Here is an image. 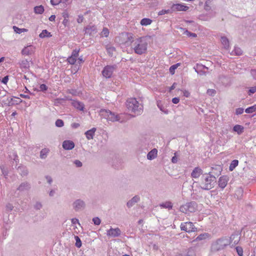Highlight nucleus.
<instances>
[{
	"label": "nucleus",
	"instance_id": "53",
	"mask_svg": "<svg viewBox=\"0 0 256 256\" xmlns=\"http://www.w3.org/2000/svg\"><path fill=\"white\" fill-rule=\"evenodd\" d=\"M42 205L40 202H36L34 205V208L36 210H39L42 208Z\"/></svg>",
	"mask_w": 256,
	"mask_h": 256
},
{
	"label": "nucleus",
	"instance_id": "45",
	"mask_svg": "<svg viewBox=\"0 0 256 256\" xmlns=\"http://www.w3.org/2000/svg\"><path fill=\"white\" fill-rule=\"evenodd\" d=\"M109 30L106 28H104L101 32V36H102L108 37L109 34Z\"/></svg>",
	"mask_w": 256,
	"mask_h": 256
},
{
	"label": "nucleus",
	"instance_id": "18",
	"mask_svg": "<svg viewBox=\"0 0 256 256\" xmlns=\"http://www.w3.org/2000/svg\"><path fill=\"white\" fill-rule=\"evenodd\" d=\"M140 201V197L138 195L134 196L126 203V206L128 208L132 207L135 204Z\"/></svg>",
	"mask_w": 256,
	"mask_h": 256
},
{
	"label": "nucleus",
	"instance_id": "9",
	"mask_svg": "<svg viewBox=\"0 0 256 256\" xmlns=\"http://www.w3.org/2000/svg\"><path fill=\"white\" fill-rule=\"evenodd\" d=\"M72 207L76 212L84 210L86 207L85 202L81 199H77L72 203Z\"/></svg>",
	"mask_w": 256,
	"mask_h": 256
},
{
	"label": "nucleus",
	"instance_id": "3",
	"mask_svg": "<svg viewBox=\"0 0 256 256\" xmlns=\"http://www.w3.org/2000/svg\"><path fill=\"white\" fill-rule=\"evenodd\" d=\"M201 180L200 188L206 190H210L214 188L216 183V178L210 172L203 174Z\"/></svg>",
	"mask_w": 256,
	"mask_h": 256
},
{
	"label": "nucleus",
	"instance_id": "23",
	"mask_svg": "<svg viewBox=\"0 0 256 256\" xmlns=\"http://www.w3.org/2000/svg\"><path fill=\"white\" fill-rule=\"evenodd\" d=\"M50 152V150L48 148H42L40 152V159H46Z\"/></svg>",
	"mask_w": 256,
	"mask_h": 256
},
{
	"label": "nucleus",
	"instance_id": "56",
	"mask_svg": "<svg viewBox=\"0 0 256 256\" xmlns=\"http://www.w3.org/2000/svg\"><path fill=\"white\" fill-rule=\"evenodd\" d=\"M74 164L76 165V166L77 168H80L82 166V162L80 160H74Z\"/></svg>",
	"mask_w": 256,
	"mask_h": 256
},
{
	"label": "nucleus",
	"instance_id": "35",
	"mask_svg": "<svg viewBox=\"0 0 256 256\" xmlns=\"http://www.w3.org/2000/svg\"><path fill=\"white\" fill-rule=\"evenodd\" d=\"M242 54V51L240 48L235 46L234 50L232 52L231 54L240 56Z\"/></svg>",
	"mask_w": 256,
	"mask_h": 256
},
{
	"label": "nucleus",
	"instance_id": "24",
	"mask_svg": "<svg viewBox=\"0 0 256 256\" xmlns=\"http://www.w3.org/2000/svg\"><path fill=\"white\" fill-rule=\"evenodd\" d=\"M158 150L156 148L151 150L147 154V158L149 160H152L157 156Z\"/></svg>",
	"mask_w": 256,
	"mask_h": 256
},
{
	"label": "nucleus",
	"instance_id": "40",
	"mask_svg": "<svg viewBox=\"0 0 256 256\" xmlns=\"http://www.w3.org/2000/svg\"><path fill=\"white\" fill-rule=\"evenodd\" d=\"M172 8H170V9L168 10H162L158 12V16H162L165 14H172Z\"/></svg>",
	"mask_w": 256,
	"mask_h": 256
},
{
	"label": "nucleus",
	"instance_id": "30",
	"mask_svg": "<svg viewBox=\"0 0 256 256\" xmlns=\"http://www.w3.org/2000/svg\"><path fill=\"white\" fill-rule=\"evenodd\" d=\"M210 236V234H208V233H203V234H200L199 236H198L196 238V241H200V240H206V238H208V237Z\"/></svg>",
	"mask_w": 256,
	"mask_h": 256
},
{
	"label": "nucleus",
	"instance_id": "2",
	"mask_svg": "<svg viewBox=\"0 0 256 256\" xmlns=\"http://www.w3.org/2000/svg\"><path fill=\"white\" fill-rule=\"evenodd\" d=\"M126 105L128 110L134 114L135 116H139L143 112V105L136 98H128Z\"/></svg>",
	"mask_w": 256,
	"mask_h": 256
},
{
	"label": "nucleus",
	"instance_id": "48",
	"mask_svg": "<svg viewBox=\"0 0 256 256\" xmlns=\"http://www.w3.org/2000/svg\"><path fill=\"white\" fill-rule=\"evenodd\" d=\"M0 168L1 170L2 174L4 176H7L8 174V170L6 168H5L4 166V165H0Z\"/></svg>",
	"mask_w": 256,
	"mask_h": 256
},
{
	"label": "nucleus",
	"instance_id": "47",
	"mask_svg": "<svg viewBox=\"0 0 256 256\" xmlns=\"http://www.w3.org/2000/svg\"><path fill=\"white\" fill-rule=\"evenodd\" d=\"M55 124H56V126L58 127V128H61L64 126V122L62 120L58 119L56 121Z\"/></svg>",
	"mask_w": 256,
	"mask_h": 256
},
{
	"label": "nucleus",
	"instance_id": "17",
	"mask_svg": "<svg viewBox=\"0 0 256 256\" xmlns=\"http://www.w3.org/2000/svg\"><path fill=\"white\" fill-rule=\"evenodd\" d=\"M34 53V48L32 46H25L21 52V54L23 56H29Z\"/></svg>",
	"mask_w": 256,
	"mask_h": 256
},
{
	"label": "nucleus",
	"instance_id": "54",
	"mask_svg": "<svg viewBox=\"0 0 256 256\" xmlns=\"http://www.w3.org/2000/svg\"><path fill=\"white\" fill-rule=\"evenodd\" d=\"M236 252L239 256H242L243 255V250L241 247L237 246L236 248Z\"/></svg>",
	"mask_w": 256,
	"mask_h": 256
},
{
	"label": "nucleus",
	"instance_id": "5",
	"mask_svg": "<svg viewBox=\"0 0 256 256\" xmlns=\"http://www.w3.org/2000/svg\"><path fill=\"white\" fill-rule=\"evenodd\" d=\"M101 116L107 120L108 121L112 122H118L122 123L124 122V119L122 117V114H116L110 110L102 109L100 111Z\"/></svg>",
	"mask_w": 256,
	"mask_h": 256
},
{
	"label": "nucleus",
	"instance_id": "21",
	"mask_svg": "<svg viewBox=\"0 0 256 256\" xmlns=\"http://www.w3.org/2000/svg\"><path fill=\"white\" fill-rule=\"evenodd\" d=\"M96 130V128H93L86 132L85 135L86 138L88 140L93 139Z\"/></svg>",
	"mask_w": 256,
	"mask_h": 256
},
{
	"label": "nucleus",
	"instance_id": "59",
	"mask_svg": "<svg viewBox=\"0 0 256 256\" xmlns=\"http://www.w3.org/2000/svg\"><path fill=\"white\" fill-rule=\"evenodd\" d=\"M13 208L14 206L12 204L8 203L6 205V210H7L10 212L13 210Z\"/></svg>",
	"mask_w": 256,
	"mask_h": 256
},
{
	"label": "nucleus",
	"instance_id": "26",
	"mask_svg": "<svg viewBox=\"0 0 256 256\" xmlns=\"http://www.w3.org/2000/svg\"><path fill=\"white\" fill-rule=\"evenodd\" d=\"M228 238L229 239H230V244L231 242H233V244H237L238 243L240 240V236L237 234H232Z\"/></svg>",
	"mask_w": 256,
	"mask_h": 256
},
{
	"label": "nucleus",
	"instance_id": "63",
	"mask_svg": "<svg viewBox=\"0 0 256 256\" xmlns=\"http://www.w3.org/2000/svg\"><path fill=\"white\" fill-rule=\"evenodd\" d=\"M84 19V16H82L79 15L78 16V18L77 19V22L78 23H79V24L80 23H82L83 22Z\"/></svg>",
	"mask_w": 256,
	"mask_h": 256
},
{
	"label": "nucleus",
	"instance_id": "10",
	"mask_svg": "<svg viewBox=\"0 0 256 256\" xmlns=\"http://www.w3.org/2000/svg\"><path fill=\"white\" fill-rule=\"evenodd\" d=\"M18 64L20 68L22 70V72L28 70L30 69V60H28V59L24 58L20 60Z\"/></svg>",
	"mask_w": 256,
	"mask_h": 256
},
{
	"label": "nucleus",
	"instance_id": "57",
	"mask_svg": "<svg viewBox=\"0 0 256 256\" xmlns=\"http://www.w3.org/2000/svg\"><path fill=\"white\" fill-rule=\"evenodd\" d=\"M244 109L242 108H239L236 109V115H240L244 112Z\"/></svg>",
	"mask_w": 256,
	"mask_h": 256
},
{
	"label": "nucleus",
	"instance_id": "41",
	"mask_svg": "<svg viewBox=\"0 0 256 256\" xmlns=\"http://www.w3.org/2000/svg\"><path fill=\"white\" fill-rule=\"evenodd\" d=\"M77 60V59L73 58L72 56H70L67 58V62L70 64H74Z\"/></svg>",
	"mask_w": 256,
	"mask_h": 256
},
{
	"label": "nucleus",
	"instance_id": "32",
	"mask_svg": "<svg viewBox=\"0 0 256 256\" xmlns=\"http://www.w3.org/2000/svg\"><path fill=\"white\" fill-rule=\"evenodd\" d=\"M18 170L22 176H26L28 173V169L24 166H18Z\"/></svg>",
	"mask_w": 256,
	"mask_h": 256
},
{
	"label": "nucleus",
	"instance_id": "22",
	"mask_svg": "<svg viewBox=\"0 0 256 256\" xmlns=\"http://www.w3.org/2000/svg\"><path fill=\"white\" fill-rule=\"evenodd\" d=\"M30 184L28 182H24L22 183L18 188V190L23 192L25 190H28L30 189Z\"/></svg>",
	"mask_w": 256,
	"mask_h": 256
},
{
	"label": "nucleus",
	"instance_id": "33",
	"mask_svg": "<svg viewBox=\"0 0 256 256\" xmlns=\"http://www.w3.org/2000/svg\"><path fill=\"white\" fill-rule=\"evenodd\" d=\"M34 12L36 14H42L44 12V8L42 5L36 6L34 8Z\"/></svg>",
	"mask_w": 256,
	"mask_h": 256
},
{
	"label": "nucleus",
	"instance_id": "1",
	"mask_svg": "<svg viewBox=\"0 0 256 256\" xmlns=\"http://www.w3.org/2000/svg\"><path fill=\"white\" fill-rule=\"evenodd\" d=\"M121 36L124 38H126L125 42H122L126 46L130 44L131 48L135 54L138 55L146 54L148 46V40L146 37L142 36L134 40L133 34L128 32L122 34Z\"/></svg>",
	"mask_w": 256,
	"mask_h": 256
},
{
	"label": "nucleus",
	"instance_id": "36",
	"mask_svg": "<svg viewBox=\"0 0 256 256\" xmlns=\"http://www.w3.org/2000/svg\"><path fill=\"white\" fill-rule=\"evenodd\" d=\"M106 51L108 55L112 56L114 52L116 51V48L112 46H106Z\"/></svg>",
	"mask_w": 256,
	"mask_h": 256
},
{
	"label": "nucleus",
	"instance_id": "44",
	"mask_svg": "<svg viewBox=\"0 0 256 256\" xmlns=\"http://www.w3.org/2000/svg\"><path fill=\"white\" fill-rule=\"evenodd\" d=\"M179 65H180V64L178 63L176 64H173L172 66H170V70H169L170 73L172 74H174V73L175 70L178 67V66Z\"/></svg>",
	"mask_w": 256,
	"mask_h": 256
},
{
	"label": "nucleus",
	"instance_id": "28",
	"mask_svg": "<svg viewBox=\"0 0 256 256\" xmlns=\"http://www.w3.org/2000/svg\"><path fill=\"white\" fill-rule=\"evenodd\" d=\"M244 126L239 124H236L233 127V130L236 132L238 134H242L244 132Z\"/></svg>",
	"mask_w": 256,
	"mask_h": 256
},
{
	"label": "nucleus",
	"instance_id": "7",
	"mask_svg": "<svg viewBox=\"0 0 256 256\" xmlns=\"http://www.w3.org/2000/svg\"><path fill=\"white\" fill-rule=\"evenodd\" d=\"M117 66L116 64L107 65L104 68L102 74L106 78H109L112 77L114 72Z\"/></svg>",
	"mask_w": 256,
	"mask_h": 256
},
{
	"label": "nucleus",
	"instance_id": "34",
	"mask_svg": "<svg viewBox=\"0 0 256 256\" xmlns=\"http://www.w3.org/2000/svg\"><path fill=\"white\" fill-rule=\"evenodd\" d=\"M39 36L42 38H50L52 36V34L46 30H44L39 34Z\"/></svg>",
	"mask_w": 256,
	"mask_h": 256
},
{
	"label": "nucleus",
	"instance_id": "31",
	"mask_svg": "<svg viewBox=\"0 0 256 256\" xmlns=\"http://www.w3.org/2000/svg\"><path fill=\"white\" fill-rule=\"evenodd\" d=\"M238 160H232L229 166V170L231 172L232 171L238 166Z\"/></svg>",
	"mask_w": 256,
	"mask_h": 256
},
{
	"label": "nucleus",
	"instance_id": "62",
	"mask_svg": "<svg viewBox=\"0 0 256 256\" xmlns=\"http://www.w3.org/2000/svg\"><path fill=\"white\" fill-rule=\"evenodd\" d=\"M8 80V76H6L3 78L2 80V82L4 84H6Z\"/></svg>",
	"mask_w": 256,
	"mask_h": 256
},
{
	"label": "nucleus",
	"instance_id": "25",
	"mask_svg": "<svg viewBox=\"0 0 256 256\" xmlns=\"http://www.w3.org/2000/svg\"><path fill=\"white\" fill-rule=\"evenodd\" d=\"M220 42L224 48L228 50L230 47V42L228 38L225 36H222L220 38Z\"/></svg>",
	"mask_w": 256,
	"mask_h": 256
},
{
	"label": "nucleus",
	"instance_id": "27",
	"mask_svg": "<svg viewBox=\"0 0 256 256\" xmlns=\"http://www.w3.org/2000/svg\"><path fill=\"white\" fill-rule=\"evenodd\" d=\"M160 206L161 208H168V210H171L172 208L173 205L172 202L170 201H167L165 202H163L160 204Z\"/></svg>",
	"mask_w": 256,
	"mask_h": 256
},
{
	"label": "nucleus",
	"instance_id": "61",
	"mask_svg": "<svg viewBox=\"0 0 256 256\" xmlns=\"http://www.w3.org/2000/svg\"><path fill=\"white\" fill-rule=\"evenodd\" d=\"M45 178L47 180L48 182L50 184H51L52 182V177L50 176H45Z\"/></svg>",
	"mask_w": 256,
	"mask_h": 256
},
{
	"label": "nucleus",
	"instance_id": "39",
	"mask_svg": "<svg viewBox=\"0 0 256 256\" xmlns=\"http://www.w3.org/2000/svg\"><path fill=\"white\" fill-rule=\"evenodd\" d=\"M74 239L76 240V244H75L76 246L78 248H80L82 245V241H81L80 238L78 237V236H75Z\"/></svg>",
	"mask_w": 256,
	"mask_h": 256
},
{
	"label": "nucleus",
	"instance_id": "60",
	"mask_svg": "<svg viewBox=\"0 0 256 256\" xmlns=\"http://www.w3.org/2000/svg\"><path fill=\"white\" fill-rule=\"evenodd\" d=\"M62 0H50L51 4L53 6H56Z\"/></svg>",
	"mask_w": 256,
	"mask_h": 256
},
{
	"label": "nucleus",
	"instance_id": "15",
	"mask_svg": "<svg viewBox=\"0 0 256 256\" xmlns=\"http://www.w3.org/2000/svg\"><path fill=\"white\" fill-rule=\"evenodd\" d=\"M228 182V178L226 176H220L218 181V184L220 188L224 189L227 185Z\"/></svg>",
	"mask_w": 256,
	"mask_h": 256
},
{
	"label": "nucleus",
	"instance_id": "14",
	"mask_svg": "<svg viewBox=\"0 0 256 256\" xmlns=\"http://www.w3.org/2000/svg\"><path fill=\"white\" fill-rule=\"evenodd\" d=\"M85 34L92 36L97 32V29L95 26L88 25L85 28Z\"/></svg>",
	"mask_w": 256,
	"mask_h": 256
},
{
	"label": "nucleus",
	"instance_id": "55",
	"mask_svg": "<svg viewBox=\"0 0 256 256\" xmlns=\"http://www.w3.org/2000/svg\"><path fill=\"white\" fill-rule=\"evenodd\" d=\"M177 154H178L177 152H174V156L172 157V162L173 164H176L178 162V155Z\"/></svg>",
	"mask_w": 256,
	"mask_h": 256
},
{
	"label": "nucleus",
	"instance_id": "38",
	"mask_svg": "<svg viewBox=\"0 0 256 256\" xmlns=\"http://www.w3.org/2000/svg\"><path fill=\"white\" fill-rule=\"evenodd\" d=\"M152 20L148 18H144L140 21V24L142 26H148L150 24Z\"/></svg>",
	"mask_w": 256,
	"mask_h": 256
},
{
	"label": "nucleus",
	"instance_id": "49",
	"mask_svg": "<svg viewBox=\"0 0 256 256\" xmlns=\"http://www.w3.org/2000/svg\"><path fill=\"white\" fill-rule=\"evenodd\" d=\"M184 34H185L188 37L196 38V37L197 36V35H196V34L193 33V32H189L188 30H185V32H184Z\"/></svg>",
	"mask_w": 256,
	"mask_h": 256
},
{
	"label": "nucleus",
	"instance_id": "16",
	"mask_svg": "<svg viewBox=\"0 0 256 256\" xmlns=\"http://www.w3.org/2000/svg\"><path fill=\"white\" fill-rule=\"evenodd\" d=\"M74 147V142L70 140H66L62 143V148L66 150H71Z\"/></svg>",
	"mask_w": 256,
	"mask_h": 256
},
{
	"label": "nucleus",
	"instance_id": "20",
	"mask_svg": "<svg viewBox=\"0 0 256 256\" xmlns=\"http://www.w3.org/2000/svg\"><path fill=\"white\" fill-rule=\"evenodd\" d=\"M194 69L195 72H196L200 76H202L205 74H206V72L204 71H203L202 69H208V68L204 65L198 64L196 66H194Z\"/></svg>",
	"mask_w": 256,
	"mask_h": 256
},
{
	"label": "nucleus",
	"instance_id": "11",
	"mask_svg": "<svg viewBox=\"0 0 256 256\" xmlns=\"http://www.w3.org/2000/svg\"><path fill=\"white\" fill-rule=\"evenodd\" d=\"M106 234L112 238L118 237L121 234V230L118 228H110V229L106 230Z\"/></svg>",
	"mask_w": 256,
	"mask_h": 256
},
{
	"label": "nucleus",
	"instance_id": "6",
	"mask_svg": "<svg viewBox=\"0 0 256 256\" xmlns=\"http://www.w3.org/2000/svg\"><path fill=\"white\" fill-rule=\"evenodd\" d=\"M196 204L194 202H187L180 206V210L184 214L194 212L196 210Z\"/></svg>",
	"mask_w": 256,
	"mask_h": 256
},
{
	"label": "nucleus",
	"instance_id": "51",
	"mask_svg": "<svg viewBox=\"0 0 256 256\" xmlns=\"http://www.w3.org/2000/svg\"><path fill=\"white\" fill-rule=\"evenodd\" d=\"M92 222L95 225L98 226L100 224L101 220L98 217H94L92 218Z\"/></svg>",
	"mask_w": 256,
	"mask_h": 256
},
{
	"label": "nucleus",
	"instance_id": "37",
	"mask_svg": "<svg viewBox=\"0 0 256 256\" xmlns=\"http://www.w3.org/2000/svg\"><path fill=\"white\" fill-rule=\"evenodd\" d=\"M255 112H256V104L250 106L245 110V112L247 114H252Z\"/></svg>",
	"mask_w": 256,
	"mask_h": 256
},
{
	"label": "nucleus",
	"instance_id": "4",
	"mask_svg": "<svg viewBox=\"0 0 256 256\" xmlns=\"http://www.w3.org/2000/svg\"><path fill=\"white\" fill-rule=\"evenodd\" d=\"M230 244V239L227 236H222L214 241L211 245V251L218 252L224 250Z\"/></svg>",
	"mask_w": 256,
	"mask_h": 256
},
{
	"label": "nucleus",
	"instance_id": "52",
	"mask_svg": "<svg viewBox=\"0 0 256 256\" xmlns=\"http://www.w3.org/2000/svg\"><path fill=\"white\" fill-rule=\"evenodd\" d=\"M256 92V86L253 87H251L248 91V94L249 96H251L252 94L255 93Z\"/></svg>",
	"mask_w": 256,
	"mask_h": 256
},
{
	"label": "nucleus",
	"instance_id": "29",
	"mask_svg": "<svg viewBox=\"0 0 256 256\" xmlns=\"http://www.w3.org/2000/svg\"><path fill=\"white\" fill-rule=\"evenodd\" d=\"M214 0H206L204 6V9L205 10L208 12L210 11L212 9V3Z\"/></svg>",
	"mask_w": 256,
	"mask_h": 256
},
{
	"label": "nucleus",
	"instance_id": "64",
	"mask_svg": "<svg viewBox=\"0 0 256 256\" xmlns=\"http://www.w3.org/2000/svg\"><path fill=\"white\" fill-rule=\"evenodd\" d=\"M172 101L174 104H177L180 102V98H178L175 97L172 98Z\"/></svg>",
	"mask_w": 256,
	"mask_h": 256
},
{
	"label": "nucleus",
	"instance_id": "12",
	"mask_svg": "<svg viewBox=\"0 0 256 256\" xmlns=\"http://www.w3.org/2000/svg\"><path fill=\"white\" fill-rule=\"evenodd\" d=\"M172 12L176 11H184L186 12L188 9V7L184 4H173L171 6Z\"/></svg>",
	"mask_w": 256,
	"mask_h": 256
},
{
	"label": "nucleus",
	"instance_id": "8",
	"mask_svg": "<svg viewBox=\"0 0 256 256\" xmlns=\"http://www.w3.org/2000/svg\"><path fill=\"white\" fill-rule=\"evenodd\" d=\"M180 228L182 230L185 231L188 233L194 232L197 230V228L194 226V224L190 222L181 223Z\"/></svg>",
	"mask_w": 256,
	"mask_h": 256
},
{
	"label": "nucleus",
	"instance_id": "42",
	"mask_svg": "<svg viewBox=\"0 0 256 256\" xmlns=\"http://www.w3.org/2000/svg\"><path fill=\"white\" fill-rule=\"evenodd\" d=\"M157 106L160 108V110L164 112L165 114H168V110H166L164 106H162V104L161 103L160 101H158L157 102Z\"/></svg>",
	"mask_w": 256,
	"mask_h": 256
},
{
	"label": "nucleus",
	"instance_id": "46",
	"mask_svg": "<svg viewBox=\"0 0 256 256\" xmlns=\"http://www.w3.org/2000/svg\"><path fill=\"white\" fill-rule=\"evenodd\" d=\"M13 29H14V31L16 34H20L22 32L26 30L25 29V28H18V27H17L16 26H13Z\"/></svg>",
	"mask_w": 256,
	"mask_h": 256
},
{
	"label": "nucleus",
	"instance_id": "43",
	"mask_svg": "<svg viewBox=\"0 0 256 256\" xmlns=\"http://www.w3.org/2000/svg\"><path fill=\"white\" fill-rule=\"evenodd\" d=\"M79 52L80 49L76 48L72 50L70 56L77 59L78 56Z\"/></svg>",
	"mask_w": 256,
	"mask_h": 256
},
{
	"label": "nucleus",
	"instance_id": "50",
	"mask_svg": "<svg viewBox=\"0 0 256 256\" xmlns=\"http://www.w3.org/2000/svg\"><path fill=\"white\" fill-rule=\"evenodd\" d=\"M39 91L45 92L48 90V87L45 84H41L39 87Z\"/></svg>",
	"mask_w": 256,
	"mask_h": 256
},
{
	"label": "nucleus",
	"instance_id": "58",
	"mask_svg": "<svg viewBox=\"0 0 256 256\" xmlns=\"http://www.w3.org/2000/svg\"><path fill=\"white\" fill-rule=\"evenodd\" d=\"M216 92V90L213 89H208L206 92L207 94L209 96H214Z\"/></svg>",
	"mask_w": 256,
	"mask_h": 256
},
{
	"label": "nucleus",
	"instance_id": "19",
	"mask_svg": "<svg viewBox=\"0 0 256 256\" xmlns=\"http://www.w3.org/2000/svg\"><path fill=\"white\" fill-rule=\"evenodd\" d=\"M201 174H202V170L199 167L195 168L191 173V176L192 178H198Z\"/></svg>",
	"mask_w": 256,
	"mask_h": 256
},
{
	"label": "nucleus",
	"instance_id": "13",
	"mask_svg": "<svg viewBox=\"0 0 256 256\" xmlns=\"http://www.w3.org/2000/svg\"><path fill=\"white\" fill-rule=\"evenodd\" d=\"M67 100H72V105L76 109L80 111L84 110V104L82 102L68 98H67Z\"/></svg>",
	"mask_w": 256,
	"mask_h": 256
}]
</instances>
